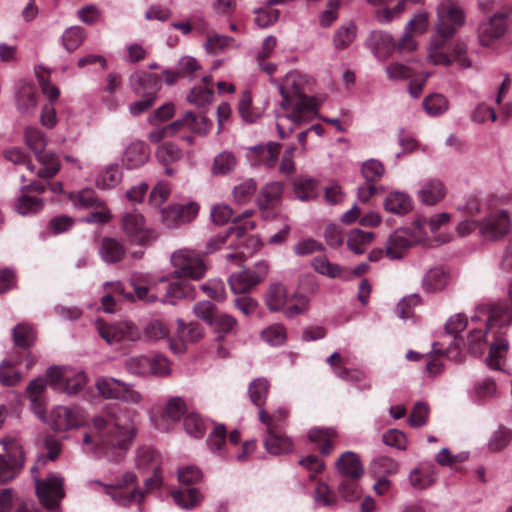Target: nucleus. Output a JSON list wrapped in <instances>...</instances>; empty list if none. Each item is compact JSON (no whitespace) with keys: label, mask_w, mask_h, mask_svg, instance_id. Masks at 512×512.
I'll use <instances>...</instances> for the list:
<instances>
[{"label":"nucleus","mask_w":512,"mask_h":512,"mask_svg":"<svg viewBox=\"0 0 512 512\" xmlns=\"http://www.w3.org/2000/svg\"><path fill=\"white\" fill-rule=\"evenodd\" d=\"M511 323L512 307L506 302L483 301L477 305L469 319L461 313L451 316L445 324V331L456 340V336L467 329V345L473 355L483 353L490 336L492 340L486 364L490 369L501 370L509 349L504 330ZM442 346L439 343L433 344V353L446 354L453 361L460 360V350L455 341H451L446 348Z\"/></svg>","instance_id":"obj_1"},{"label":"nucleus","mask_w":512,"mask_h":512,"mask_svg":"<svg viewBox=\"0 0 512 512\" xmlns=\"http://www.w3.org/2000/svg\"><path fill=\"white\" fill-rule=\"evenodd\" d=\"M170 262L174 268L170 276H155L149 273L133 274L131 286L137 299L148 303L155 302L157 296L150 291L156 289L158 283L169 282L161 302L174 305L176 299L191 294L192 286L186 279L200 280L205 276L204 260L193 250L182 248L174 251Z\"/></svg>","instance_id":"obj_2"},{"label":"nucleus","mask_w":512,"mask_h":512,"mask_svg":"<svg viewBox=\"0 0 512 512\" xmlns=\"http://www.w3.org/2000/svg\"><path fill=\"white\" fill-rule=\"evenodd\" d=\"M136 418L137 413L131 410L94 416L89 432L83 436V451L111 462L122 460L136 437Z\"/></svg>","instance_id":"obj_3"},{"label":"nucleus","mask_w":512,"mask_h":512,"mask_svg":"<svg viewBox=\"0 0 512 512\" xmlns=\"http://www.w3.org/2000/svg\"><path fill=\"white\" fill-rule=\"evenodd\" d=\"M270 82L276 86L282 98L279 103L281 108L287 111L276 115L277 132L284 139L295 126L309 122L316 116V102L304 94L309 82L308 75L297 70L289 71L280 82L274 78H270Z\"/></svg>","instance_id":"obj_4"},{"label":"nucleus","mask_w":512,"mask_h":512,"mask_svg":"<svg viewBox=\"0 0 512 512\" xmlns=\"http://www.w3.org/2000/svg\"><path fill=\"white\" fill-rule=\"evenodd\" d=\"M45 378L32 380L28 387V397L32 403L35 414L42 420L45 417L44 400L42 393L49 384L57 391L68 395H76L86 386L88 377L83 370L75 369L71 366H53L46 372Z\"/></svg>","instance_id":"obj_5"},{"label":"nucleus","mask_w":512,"mask_h":512,"mask_svg":"<svg viewBox=\"0 0 512 512\" xmlns=\"http://www.w3.org/2000/svg\"><path fill=\"white\" fill-rule=\"evenodd\" d=\"M270 312H282L287 319H293L309 310L310 299L303 293L290 294L286 285L280 282L269 285L264 296Z\"/></svg>","instance_id":"obj_6"},{"label":"nucleus","mask_w":512,"mask_h":512,"mask_svg":"<svg viewBox=\"0 0 512 512\" xmlns=\"http://www.w3.org/2000/svg\"><path fill=\"white\" fill-rule=\"evenodd\" d=\"M450 39L444 36H431L426 46V62L446 67L455 63L461 69L470 68L472 62L467 56V44L462 40H457L449 46Z\"/></svg>","instance_id":"obj_7"},{"label":"nucleus","mask_w":512,"mask_h":512,"mask_svg":"<svg viewBox=\"0 0 512 512\" xmlns=\"http://www.w3.org/2000/svg\"><path fill=\"white\" fill-rule=\"evenodd\" d=\"M24 140L40 164L36 171L37 177L47 179L56 175L60 170V164L54 153L45 150L49 141L48 136L37 127H27L24 130Z\"/></svg>","instance_id":"obj_8"},{"label":"nucleus","mask_w":512,"mask_h":512,"mask_svg":"<svg viewBox=\"0 0 512 512\" xmlns=\"http://www.w3.org/2000/svg\"><path fill=\"white\" fill-rule=\"evenodd\" d=\"M136 483V475L133 472H125L121 478H117L108 483H102L99 480L89 481L88 485L97 484L105 488L106 494L121 506H129L140 503L145 496V492L140 488L128 490L130 485Z\"/></svg>","instance_id":"obj_9"},{"label":"nucleus","mask_w":512,"mask_h":512,"mask_svg":"<svg viewBox=\"0 0 512 512\" xmlns=\"http://www.w3.org/2000/svg\"><path fill=\"white\" fill-rule=\"evenodd\" d=\"M36 495L39 502L50 512H62L60 502L65 497L64 478L50 473L45 479H35Z\"/></svg>","instance_id":"obj_10"},{"label":"nucleus","mask_w":512,"mask_h":512,"mask_svg":"<svg viewBox=\"0 0 512 512\" xmlns=\"http://www.w3.org/2000/svg\"><path fill=\"white\" fill-rule=\"evenodd\" d=\"M121 229L127 239L139 246H149L157 239V232L149 227L144 216L132 211L123 215Z\"/></svg>","instance_id":"obj_11"},{"label":"nucleus","mask_w":512,"mask_h":512,"mask_svg":"<svg viewBox=\"0 0 512 512\" xmlns=\"http://www.w3.org/2000/svg\"><path fill=\"white\" fill-rule=\"evenodd\" d=\"M464 10L453 1H444L437 7L436 32L432 36L452 38L465 24Z\"/></svg>","instance_id":"obj_12"},{"label":"nucleus","mask_w":512,"mask_h":512,"mask_svg":"<svg viewBox=\"0 0 512 512\" xmlns=\"http://www.w3.org/2000/svg\"><path fill=\"white\" fill-rule=\"evenodd\" d=\"M95 386L98 392L107 399L119 400L137 405L143 400V395L133 385L113 377H99Z\"/></svg>","instance_id":"obj_13"},{"label":"nucleus","mask_w":512,"mask_h":512,"mask_svg":"<svg viewBox=\"0 0 512 512\" xmlns=\"http://www.w3.org/2000/svg\"><path fill=\"white\" fill-rule=\"evenodd\" d=\"M268 272L269 265L266 261L256 262L253 268H243L229 276L230 289L235 294L250 292L265 280Z\"/></svg>","instance_id":"obj_14"},{"label":"nucleus","mask_w":512,"mask_h":512,"mask_svg":"<svg viewBox=\"0 0 512 512\" xmlns=\"http://www.w3.org/2000/svg\"><path fill=\"white\" fill-rule=\"evenodd\" d=\"M423 242V234L410 227L395 230L386 241L385 255L390 260H400L413 246Z\"/></svg>","instance_id":"obj_15"},{"label":"nucleus","mask_w":512,"mask_h":512,"mask_svg":"<svg viewBox=\"0 0 512 512\" xmlns=\"http://www.w3.org/2000/svg\"><path fill=\"white\" fill-rule=\"evenodd\" d=\"M7 452V458L0 454V483H6L16 477L24 463V453L20 442L14 438H5L1 442Z\"/></svg>","instance_id":"obj_16"},{"label":"nucleus","mask_w":512,"mask_h":512,"mask_svg":"<svg viewBox=\"0 0 512 512\" xmlns=\"http://www.w3.org/2000/svg\"><path fill=\"white\" fill-rule=\"evenodd\" d=\"M511 228L510 217L505 210L487 214L478 225L479 235L485 241H498L508 235Z\"/></svg>","instance_id":"obj_17"},{"label":"nucleus","mask_w":512,"mask_h":512,"mask_svg":"<svg viewBox=\"0 0 512 512\" xmlns=\"http://www.w3.org/2000/svg\"><path fill=\"white\" fill-rule=\"evenodd\" d=\"M96 329L99 336L109 345L135 342L140 338L139 329L134 324L126 321L108 324L99 319L96 321Z\"/></svg>","instance_id":"obj_18"},{"label":"nucleus","mask_w":512,"mask_h":512,"mask_svg":"<svg viewBox=\"0 0 512 512\" xmlns=\"http://www.w3.org/2000/svg\"><path fill=\"white\" fill-rule=\"evenodd\" d=\"M331 367L334 375L344 381L358 385L362 390H368L371 387L367 374L359 368H347L349 357L339 352L332 353L326 360Z\"/></svg>","instance_id":"obj_19"},{"label":"nucleus","mask_w":512,"mask_h":512,"mask_svg":"<svg viewBox=\"0 0 512 512\" xmlns=\"http://www.w3.org/2000/svg\"><path fill=\"white\" fill-rule=\"evenodd\" d=\"M199 204L188 202L185 205L171 204L161 209V221L168 229H177L192 222L199 213Z\"/></svg>","instance_id":"obj_20"},{"label":"nucleus","mask_w":512,"mask_h":512,"mask_svg":"<svg viewBox=\"0 0 512 512\" xmlns=\"http://www.w3.org/2000/svg\"><path fill=\"white\" fill-rule=\"evenodd\" d=\"M259 420L266 425L267 436L264 440V446L268 453L280 455L291 452L293 449L292 440L281 434L277 429V423L274 419H267L264 409H259Z\"/></svg>","instance_id":"obj_21"},{"label":"nucleus","mask_w":512,"mask_h":512,"mask_svg":"<svg viewBox=\"0 0 512 512\" xmlns=\"http://www.w3.org/2000/svg\"><path fill=\"white\" fill-rule=\"evenodd\" d=\"M50 423L55 430L66 431L83 426L86 414L78 406H57L50 414Z\"/></svg>","instance_id":"obj_22"},{"label":"nucleus","mask_w":512,"mask_h":512,"mask_svg":"<svg viewBox=\"0 0 512 512\" xmlns=\"http://www.w3.org/2000/svg\"><path fill=\"white\" fill-rule=\"evenodd\" d=\"M160 464V455L151 447H139L135 453V467L141 473L152 471L153 476L145 480L147 490H153L161 483L157 471Z\"/></svg>","instance_id":"obj_23"},{"label":"nucleus","mask_w":512,"mask_h":512,"mask_svg":"<svg viewBox=\"0 0 512 512\" xmlns=\"http://www.w3.org/2000/svg\"><path fill=\"white\" fill-rule=\"evenodd\" d=\"M203 335V329L199 324H186L182 319H177L176 336L168 338L170 350L175 354H182L188 344L199 341Z\"/></svg>","instance_id":"obj_24"},{"label":"nucleus","mask_w":512,"mask_h":512,"mask_svg":"<svg viewBox=\"0 0 512 512\" xmlns=\"http://www.w3.org/2000/svg\"><path fill=\"white\" fill-rule=\"evenodd\" d=\"M507 15L496 13L480 23L478 27V40L481 46L489 47L499 40L507 31Z\"/></svg>","instance_id":"obj_25"},{"label":"nucleus","mask_w":512,"mask_h":512,"mask_svg":"<svg viewBox=\"0 0 512 512\" xmlns=\"http://www.w3.org/2000/svg\"><path fill=\"white\" fill-rule=\"evenodd\" d=\"M280 148L277 142L251 146L246 149V158L251 166L273 168L278 162Z\"/></svg>","instance_id":"obj_26"},{"label":"nucleus","mask_w":512,"mask_h":512,"mask_svg":"<svg viewBox=\"0 0 512 512\" xmlns=\"http://www.w3.org/2000/svg\"><path fill=\"white\" fill-rule=\"evenodd\" d=\"M186 412L185 401L178 396L170 397L164 408L165 416L151 415L153 425L162 431L170 429V422H178Z\"/></svg>","instance_id":"obj_27"},{"label":"nucleus","mask_w":512,"mask_h":512,"mask_svg":"<svg viewBox=\"0 0 512 512\" xmlns=\"http://www.w3.org/2000/svg\"><path fill=\"white\" fill-rule=\"evenodd\" d=\"M416 195L422 204L434 206L445 198L446 187L438 178H426L420 181Z\"/></svg>","instance_id":"obj_28"},{"label":"nucleus","mask_w":512,"mask_h":512,"mask_svg":"<svg viewBox=\"0 0 512 512\" xmlns=\"http://www.w3.org/2000/svg\"><path fill=\"white\" fill-rule=\"evenodd\" d=\"M149 149L143 141H133L124 150L122 164L127 169H137L149 159Z\"/></svg>","instance_id":"obj_29"},{"label":"nucleus","mask_w":512,"mask_h":512,"mask_svg":"<svg viewBox=\"0 0 512 512\" xmlns=\"http://www.w3.org/2000/svg\"><path fill=\"white\" fill-rule=\"evenodd\" d=\"M370 49L379 61L389 58L396 48L391 34L383 31H374L370 37Z\"/></svg>","instance_id":"obj_30"},{"label":"nucleus","mask_w":512,"mask_h":512,"mask_svg":"<svg viewBox=\"0 0 512 512\" xmlns=\"http://www.w3.org/2000/svg\"><path fill=\"white\" fill-rule=\"evenodd\" d=\"M129 84L136 94L146 95L147 92H151L155 95L161 86V79L156 74L137 71L130 76Z\"/></svg>","instance_id":"obj_31"},{"label":"nucleus","mask_w":512,"mask_h":512,"mask_svg":"<svg viewBox=\"0 0 512 512\" xmlns=\"http://www.w3.org/2000/svg\"><path fill=\"white\" fill-rule=\"evenodd\" d=\"M336 468L342 476L352 480H359L364 474L359 456L352 451H346L338 458Z\"/></svg>","instance_id":"obj_32"},{"label":"nucleus","mask_w":512,"mask_h":512,"mask_svg":"<svg viewBox=\"0 0 512 512\" xmlns=\"http://www.w3.org/2000/svg\"><path fill=\"white\" fill-rule=\"evenodd\" d=\"M384 208L395 215H405L414 207L413 198L406 192L394 190L389 192L384 200Z\"/></svg>","instance_id":"obj_33"},{"label":"nucleus","mask_w":512,"mask_h":512,"mask_svg":"<svg viewBox=\"0 0 512 512\" xmlns=\"http://www.w3.org/2000/svg\"><path fill=\"white\" fill-rule=\"evenodd\" d=\"M451 220V215L447 212H441L434 214L430 217L418 216L413 220V228L417 232L423 234V242L428 238L427 230L428 227L432 234H436L440 229L447 225Z\"/></svg>","instance_id":"obj_34"},{"label":"nucleus","mask_w":512,"mask_h":512,"mask_svg":"<svg viewBox=\"0 0 512 512\" xmlns=\"http://www.w3.org/2000/svg\"><path fill=\"white\" fill-rule=\"evenodd\" d=\"M449 279V273L443 267H433L424 274L422 288L427 293H436L448 285Z\"/></svg>","instance_id":"obj_35"},{"label":"nucleus","mask_w":512,"mask_h":512,"mask_svg":"<svg viewBox=\"0 0 512 512\" xmlns=\"http://www.w3.org/2000/svg\"><path fill=\"white\" fill-rule=\"evenodd\" d=\"M436 478L437 472L432 465L421 464L410 472L409 483L413 488L423 490L433 485Z\"/></svg>","instance_id":"obj_36"},{"label":"nucleus","mask_w":512,"mask_h":512,"mask_svg":"<svg viewBox=\"0 0 512 512\" xmlns=\"http://www.w3.org/2000/svg\"><path fill=\"white\" fill-rule=\"evenodd\" d=\"M307 435L312 443L319 446L322 455H328L334 449L333 440L337 437L334 428H311Z\"/></svg>","instance_id":"obj_37"},{"label":"nucleus","mask_w":512,"mask_h":512,"mask_svg":"<svg viewBox=\"0 0 512 512\" xmlns=\"http://www.w3.org/2000/svg\"><path fill=\"white\" fill-rule=\"evenodd\" d=\"M284 186L281 182H271L264 185L258 195L257 203L261 210L274 207L282 198Z\"/></svg>","instance_id":"obj_38"},{"label":"nucleus","mask_w":512,"mask_h":512,"mask_svg":"<svg viewBox=\"0 0 512 512\" xmlns=\"http://www.w3.org/2000/svg\"><path fill=\"white\" fill-rule=\"evenodd\" d=\"M469 396L474 403L483 404L497 396L496 383L490 378L479 380L469 391Z\"/></svg>","instance_id":"obj_39"},{"label":"nucleus","mask_w":512,"mask_h":512,"mask_svg":"<svg viewBox=\"0 0 512 512\" xmlns=\"http://www.w3.org/2000/svg\"><path fill=\"white\" fill-rule=\"evenodd\" d=\"M295 196L301 201H309L318 197L320 186L312 177H299L293 183Z\"/></svg>","instance_id":"obj_40"},{"label":"nucleus","mask_w":512,"mask_h":512,"mask_svg":"<svg viewBox=\"0 0 512 512\" xmlns=\"http://www.w3.org/2000/svg\"><path fill=\"white\" fill-rule=\"evenodd\" d=\"M511 442L512 429L504 425H499L490 435L486 443V449L490 453H499L505 450Z\"/></svg>","instance_id":"obj_41"},{"label":"nucleus","mask_w":512,"mask_h":512,"mask_svg":"<svg viewBox=\"0 0 512 512\" xmlns=\"http://www.w3.org/2000/svg\"><path fill=\"white\" fill-rule=\"evenodd\" d=\"M155 155L157 160L166 166L165 173L170 176L173 174V169L168 166L181 159L182 151L176 144L165 142L156 149Z\"/></svg>","instance_id":"obj_42"},{"label":"nucleus","mask_w":512,"mask_h":512,"mask_svg":"<svg viewBox=\"0 0 512 512\" xmlns=\"http://www.w3.org/2000/svg\"><path fill=\"white\" fill-rule=\"evenodd\" d=\"M260 338L271 347H280L287 342V329L281 323H273L260 332Z\"/></svg>","instance_id":"obj_43"},{"label":"nucleus","mask_w":512,"mask_h":512,"mask_svg":"<svg viewBox=\"0 0 512 512\" xmlns=\"http://www.w3.org/2000/svg\"><path fill=\"white\" fill-rule=\"evenodd\" d=\"M16 104L22 114L31 113L37 105L35 87L30 83H23L16 94Z\"/></svg>","instance_id":"obj_44"},{"label":"nucleus","mask_w":512,"mask_h":512,"mask_svg":"<svg viewBox=\"0 0 512 512\" xmlns=\"http://www.w3.org/2000/svg\"><path fill=\"white\" fill-rule=\"evenodd\" d=\"M374 233L352 229L347 236V246L355 254H363L374 239Z\"/></svg>","instance_id":"obj_45"},{"label":"nucleus","mask_w":512,"mask_h":512,"mask_svg":"<svg viewBox=\"0 0 512 512\" xmlns=\"http://www.w3.org/2000/svg\"><path fill=\"white\" fill-rule=\"evenodd\" d=\"M425 113L430 117H439L449 109V101L440 93H432L426 96L422 102Z\"/></svg>","instance_id":"obj_46"},{"label":"nucleus","mask_w":512,"mask_h":512,"mask_svg":"<svg viewBox=\"0 0 512 512\" xmlns=\"http://www.w3.org/2000/svg\"><path fill=\"white\" fill-rule=\"evenodd\" d=\"M213 331L218 335L217 341H220L224 336L234 334L237 331L238 322L237 320L226 313H220L214 317L209 324Z\"/></svg>","instance_id":"obj_47"},{"label":"nucleus","mask_w":512,"mask_h":512,"mask_svg":"<svg viewBox=\"0 0 512 512\" xmlns=\"http://www.w3.org/2000/svg\"><path fill=\"white\" fill-rule=\"evenodd\" d=\"M172 498L177 506L189 510L198 506L202 500L201 493L196 488H181L172 492Z\"/></svg>","instance_id":"obj_48"},{"label":"nucleus","mask_w":512,"mask_h":512,"mask_svg":"<svg viewBox=\"0 0 512 512\" xmlns=\"http://www.w3.org/2000/svg\"><path fill=\"white\" fill-rule=\"evenodd\" d=\"M99 254L106 263H115L123 258L125 250L119 241L105 238L99 248Z\"/></svg>","instance_id":"obj_49"},{"label":"nucleus","mask_w":512,"mask_h":512,"mask_svg":"<svg viewBox=\"0 0 512 512\" xmlns=\"http://www.w3.org/2000/svg\"><path fill=\"white\" fill-rule=\"evenodd\" d=\"M43 200L39 197L22 194L15 201V210L22 216H30L43 209Z\"/></svg>","instance_id":"obj_50"},{"label":"nucleus","mask_w":512,"mask_h":512,"mask_svg":"<svg viewBox=\"0 0 512 512\" xmlns=\"http://www.w3.org/2000/svg\"><path fill=\"white\" fill-rule=\"evenodd\" d=\"M69 199L76 208H89L98 207L101 205L100 199L97 197L95 191L91 188H84L78 192L69 194Z\"/></svg>","instance_id":"obj_51"},{"label":"nucleus","mask_w":512,"mask_h":512,"mask_svg":"<svg viewBox=\"0 0 512 512\" xmlns=\"http://www.w3.org/2000/svg\"><path fill=\"white\" fill-rule=\"evenodd\" d=\"M122 180V171L118 165H110L106 167L98 175L96 186L101 189H111L117 186Z\"/></svg>","instance_id":"obj_52"},{"label":"nucleus","mask_w":512,"mask_h":512,"mask_svg":"<svg viewBox=\"0 0 512 512\" xmlns=\"http://www.w3.org/2000/svg\"><path fill=\"white\" fill-rule=\"evenodd\" d=\"M398 463L387 456H378L371 462L370 471L374 476L385 477L398 472Z\"/></svg>","instance_id":"obj_53"},{"label":"nucleus","mask_w":512,"mask_h":512,"mask_svg":"<svg viewBox=\"0 0 512 512\" xmlns=\"http://www.w3.org/2000/svg\"><path fill=\"white\" fill-rule=\"evenodd\" d=\"M213 99V90L202 85L194 86L187 95V101L198 108H205L212 103Z\"/></svg>","instance_id":"obj_54"},{"label":"nucleus","mask_w":512,"mask_h":512,"mask_svg":"<svg viewBox=\"0 0 512 512\" xmlns=\"http://www.w3.org/2000/svg\"><path fill=\"white\" fill-rule=\"evenodd\" d=\"M237 161L233 153L223 151L213 161L212 173L214 175H228L236 168Z\"/></svg>","instance_id":"obj_55"},{"label":"nucleus","mask_w":512,"mask_h":512,"mask_svg":"<svg viewBox=\"0 0 512 512\" xmlns=\"http://www.w3.org/2000/svg\"><path fill=\"white\" fill-rule=\"evenodd\" d=\"M356 37V27L353 23L349 22L341 27L335 32L333 36V44L335 49L344 50L348 48Z\"/></svg>","instance_id":"obj_56"},{"label":"nucleus","mask_w":512,"mask_h":512,"mask_svg":"<svg viewBox=\"0 0 512 512\" xmlns=\"http://www.w3.org/2000/svg\"><path fill=\"white\" fill-rule=\"evenodd\" d=\"M126 370L135 376H149V355H134L130 356L125 360Z\"/></svg>","instance_id":"obj_57"},{"label":"nucleus","mask_w":512,"mask_h":512,"mask_svg":"<svg viewBox=\"0 0 512 512\" xmlns=\"http://www.w3.org/2000/svg\"><path fill=\"white\" fill-rule=\"evenodd\" d=\"M248 391L251 401L261 408L268 396L269 382L265 378L255 379L250 383Z\"/></svg>","instance_id":"obj_58"},{"label":"nucleus","mask_w":512,"mask_h":512,"mask_svg":"<svg viewBox=\"0 0 512 512\" xmlns=\"http://www.w3.org/2000/svg\"><path fill=\"white\" fill-rule=\"evenodd\" d=\"M311 265L317 273L329 278H337L342 274V268L337 264L331 263L324 255L313 258Z\"/></svg>","instance_id":"obj_59"},{"label":"nucleus","mask_w":512,"mask_h":512,"mask_svg":"<svg viewBox=\"0 0 512 512\" xmlns=\"http://www.w3.org/2000/svg\"><path fill=\"white\" fill-rule=\"evenodd\" d=\"M257 189V183L254 179L248 178L235 185L232 191L233 199L239 204L247 203Z\"/></svg>","instance_id":"obj_60"},{"label":"nucleus","mask_w":512,"mask_h":512,"mask_svg":"<svg viewBox=\"0 0 512 512\" xmlns=\"http://www.w3.org/2000/svg\"><path fill=\"white\" fill-rule=\"evenodd\" d=\"M235 46L236 43L233 38L214 34L208 37L204 47L207 53L216 55Z\"/></svg>","instance_id":"obj_61"},{"label":"nucleus","mask_w":512,"mask_h":512,"mask_svg":"<svg viewBox=\"0 0 512 512\" xmlns=\"http://www.w3.org/2000/svg\"><path fill=\"white\" fill-rule=\"evenodd\" d=\"M209 449L218 455L225 454L226 446V428L224 425L218 424L214 426L213 431L207 439Z\"/></svg>","instance_id":"obj_62"},{"label":"nucleus","mask_w":512,"mask_h":512,"mask_svg":"<svg viewBox=\"0 0 512 512\" xmlns=\"http://www.w3.org/2000/svg\"><path fill=\"white\" fill-rule=\"evenodd\" d=\"M385 73L391 81L407 80L413 76V69L409 64L393 61L385 66Z\"/></svg>","instance_id":"obj_63"},{"label":"nucleus","mask_w":512,"mask_h":512,"mask_svg":"<svg viewBox=\"0 0 512 512\" xmlns=\"http://www.w3.org/2000/svg\"><path fill=\"white\" fill-rule=\"evenodd\" d=\"M12 335L15 345L22 348L32 345L36 338L33 328L22 323L14 327Z\"/></svg>","instance_id":"obj_64"}]
</instances>
